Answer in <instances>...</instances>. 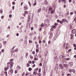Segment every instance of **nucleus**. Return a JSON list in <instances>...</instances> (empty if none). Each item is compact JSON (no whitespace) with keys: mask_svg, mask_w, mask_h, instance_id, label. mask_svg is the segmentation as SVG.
Wrapping results in <instances>:
<instances>
[{"mask_svg":"<svg viewBox=\"0 0 76 76\" xmlns=\"http://www.w3.org/2000/svg\"><path fill=\"white\" fill-rule=\"evenodd\" d=\"M51 13L52 14H54V10H52V11L51 12Z\"/></svg>","mask_w":76,"mask_h":76,"instance_id":"obj_13","label":"nucleus"},{"mask_svg":"<svg viewBox=\"0 0 76 76\" xmlns=\"http://www.w3.org/2000/svg\"><path fill=\"white\" fill-rule=\"evenodd\" d=\"M57 22L58 23V22H60V21L59 20H57Z\"/></svg>","mask_w":76,"mask_h":76,"instance_id":"obj_61","label":"nucleus"},{"mask_svg":"<svg viewBox=\"0 0 76 76\" xmlns=\"http://www.w3.org/2000/svg\"><path fill=\"white\" fill-rule=\"evenodd\" d=\"M53 37V34H51L49 36V39H51Z\"/></svg>","mask_w":76,"mask_h":76,"instance_id":"obj_5","label":"nucleus"},{"mask_svg":"<svg viewBox=\"0 0 76 76\" xmlns=\"http://www.w3.org/2000/svg\"><path fill=\"white\" fill-rule=\"evenodd\" d=\"M38 56L39 58H41V54H38Z\"/></svg>","mask_w":76,"mask_h":76,"instance_id":"obj_16","label":"nucleus"},{"mask_svg":"<svg viewBox=\"0 0 76 76\" xmlns=\"http://www.w3.org/2000/svg\"><path fill=\"white\" fill-rule=\"evenodd\" d=\"M27 67H29V66H30V65L29 63H27Z\"/></svg>","mask_w":76,"mask_h":76,"instance_id":"obj_34","label":"nucleus"},{"mask_svg":"<svg viewBox=\"0 0 76 76\" xmlns=\"http://www.w3.org/2000/svg\"><path fill=\"white\" fill-rule=\"evenodd\" d=\"M4 50L3 49H2L1 50V52L3 53H4Z\"/></svg>","mask_w":76,"mask_h":76,"instance_id":"obj_37","label":"nucleus"},{"mask_svg":"<svg viewBox=\"0 0 76 76\" xmlns=\"http://www.w3.org/2000/svg\"><path fill=\"white\" fill-rule=\"evenodd\" d=\"M60 23H61V24H62V23H63V21H60Z\"/></svg>","mask_w":76,"mask_h":76,"instance_id":"obj_51","label":"nucleus"},{"mask_svg":"<svg viewBox=\"0 0 76 76\" xmlns=\"http://www.w3.org/2000/svg\"><path fill=\"white\" fill-rule=\"evenodd\" d=\"M36 52H37V53H38L39 52V50L38 49H37V48H36Z\"/></svg>","mask_w":76,"mask_h":76,"instance_id":"obj_32","label":"nucleus"},{"mask_svg":"<svg viewBox=\"0 0 76 76\" xmlns=\"http://www.w3.org/2000/svg\"><path fill=\"white\" fill-rule=\"evenodd\" d=\"M29 43H30V44H32V41L31 40H29Z\"/></svg>","mask_w":76,"mask_h":76,"instance_id":"obj_22","label":"nucleus"},{"mask_svg":"<svg viewBox=\"0 0 76 76\" xmlns=\"http://www.w3.org/2000/svg\"><path fill=\"white\" fill-rule=\"evenodd\" d=\"M66 45V43H64V45H63V48H65V45Z\"/></svg>","mask_w":76,"mask_h":76,"instance_id":"obj_41","label":"nucleus"},{"mask_svg":"<svg viewBox=\"0 0 76 76\" xmlns=\"http://www.w3.org/2000/svg\"><path fill=\"white\" fill-rule=\"evenodd\" d=\"M49 11H51V10H52V8L50 7L49 8Z\"/></svg>","mask_w":76,"mask_h":76,"instance_id":"obj_28","label":"nucleus"},{"mask_svg":"<svg viewBox=\"0 0 76 76\" xmlns=\"http://www.w3.org/2000/svg\"><path fill=\"white\" fill-rule=\"evenodd\" d=\"M12 10H15V6H13L12 7Z\"/></svg>","mask_w":76,"mask_h":76,"instance_id":"obj_40","label":"nucleus"},{"mask_svg":"<svg viewBox=\"0 0 76 76\" xmlns=\"http://www.w3.org/2000/svg\"><path fill=\"white\" fill-rule=\"evenodd\" d=\"M34 58L35 59H34V60H38V58H36V57H34Z\"/></svg>","mask_w":76,"mask_h":76,"instance_id":"obj_24","label":"nucleus"},{"mask_svg":"<svg viewBox=\"0 0 76 76\" xmlns=\"http://www.w3.org/2000/svg\"><path fill=\"white\" fill-rule=\"evenodd\" d=\"M41 74L40 73H39L38 74V76H41Z\"/></svg>","mask_w":76,"mask_h":76,"instance_id":"obj_63","label":"nucleus"},{"mask_svg":"<svg viewBox=\"0 0 76 76\" xmlns=\"http://www.w3.org/2000/svg\"><path fill=\"white\" fill-rule=\"evenodd\" d=\"M74 21H76V17H75L74 19Z\"/></svg>","mask_w":76,"mask_h":76,"instance_id":"obj_64","label":"nucleus"},{"mask_svg":"<svg viewBox=\"0 0 76 76\" xmlns=\"http://www.w3.org/2000/svg\"><path fill=\"white\" fill-rule=\"evenodd\" d=\"M63 58V56H60V57H59V58L60 59H61V58Z\"/></svg>","mask_w":76,"mask_h":76,"instance_id":"obj_33","label":"nucleus"},{"mask_svg":"<svg viewBox=\"0 0 76 76\" xmlns=\"http://www.w3.org/2000/svg\"><path fill=\"white\" fill-rule=\"evenodd\" d=\"M0 13H1V14H2L3 13V10L2 9H1L0 10Z\"/></svg>","mask_w":76,"mask_h":76,"instance_id":"obj_19","label":"nucleus"},{"mask_svg":"<svg viewBox=\"0 0 76 76\" xmlns=\"http://www.w3.org/2000/svg\"><path fill=\"white\" fill-rule=\"evenodd\" d=\"M39 66H42V63H40Z\"/></svg>","mask_w":76,"mask_h":76,"instance_id":"obj_52","label":"nucleus"},{"mask_svg":"<svg viewBox=\"0 0 76 76\" xmlns=\"http://www.w3.org/2000/svg\"><path fill=\"white\" fill-rule=\"evenodd\" d=\"M18 49L17 48L16 49V50H15L14 51L15 52H16V53H17V52H18Z\"/></svg>","mask_w":76,"mask_h":76,"instance_id":"obj_12","label":"nucleus"},{"mask_svg":"<svg viewBox=\"0 0 76 76\" xmlns=\"http://www.w3.org/2000/svg\"><path fill=\"white\" fill-rule=\"evenodd\" d=\"M24 10H26L28 9V6L25 5L24 7Z\"/></svg>","mask_w":76,"mask_h":76,"instance_id":"obj_3","label":"nucleus"},{"mask_svg":"<svg viewBox=\"0 0 76 76\" xmlns=\"http://www.w3.org/2000/svg\"><path fill=\"white\" fill-rule=\"evenodd\" d=\"M54 25L55 26H57V25H58V23H55Z\"/></svg>","mask_w":76,"mask_h":76,"instance_id":"obj_29","label":"nucleus"},{"mask_svg":"<svg viewBox=\"0 0 76 76\" xmlns=\"http://www.w3.org/2000/svg\"><path fill=\"white\" fill-rule=\"evenodd\" d=\"M68 76H71V74H69L67 75Z\"/></svg>","mask_w":76,"mask_h":76,"instance_id":"obj_57","label":"nucleus"},{"mask_svg":"<svg viewBox=\"0 0 76 76\" xmlns=\"http://www.w3.org/2000/svg\"><path fill=\"white\" fill-rule=\"evenodd\" d=\"M75 70H74V69H72V72H74V73H75Z\"/></svg>","mask_w":76,"mask_h":76,"instance_id":"obj_20","label":"nucleus"},{"mask_svg":"<svg viewBox=\"0 0 76 76\" xmlns=\"http://www.w3.org/2000/svg\"><path fill=\"white\" fill-rule=\"evenodd\" d=\"M32 69L31 68H28V70L29 71H31L32 70Z\"/></svg>","mask_w":76,"mask_h":76,"instance_id":"obj_26","label":"nucleus"},{"mask_svg":"<svg viewBox=\"0 0 76 76\" xmlns=\"http://www.w3.org/2000/svg\"><path fill=\"white\" fill-rule=\"evenodd\" d=\"M39 30L40 31H42V27H40Z\"/></svg>","mask_w":76,"mask_h":76,"instance_id":"obj_14","label":"nucleus"},{"mask_svg":"<svg viewBox=\"0 0 76 76\" xmlns=\"http://www.w3.org/2000/svg\"><path fill=\"white\" fill-rule=\"evenodd\" d=\"M18 73V71H17V70H16L15 71V73Z\"/></svg>","mask_w":76,"mask_h":76,"instance_id":"obj_56","label":"nucleus"},{"mask_svg":"<svg viewBox=\"0 0 76 76\" xmlns=\"http://www.w3.org/2000/svg\"><path fill=\"white\" fill-rule=\"evenodd\" d=\"M70 15H73V12H71L70 13Z\"/></svg>","mask_w":76,"mask_h":76,"instance_id":"obj_60","label":"nucleus"},{"mask_svg":"<svg viewBox=\"0 0 76 76\" xmlns=\"http://www.w3.org/2000/svg\"><path fill=\"white\" fill-rule=\"evenodd\" d=\"M30 56L31 59H33V56H32L31 55H30Z\"/></svg>","mask_w":76,"mask_h":76,"instance_id":"obj_27","label":"nucleus"},{"mask_svg":"<svg viewBox=\"0 0 76 76\" xmlns=\"http://www.w3.org/2000/svg\"><path fill=\"white\" fill-rule=\"evenodd\" d=\"M69 72H70V73H72V69H69Z\"/></svg>","mask_w":76,"mask_h":76,"instance_id":"obj_21","label":"nucleus"},{"mask_svg":"<svg viewBox=\"0 0 76 76\" xmlns=\"http://www.w3.org/2000/svg\"><path fill=\"white\" fill-rule=\"evenodd\" d=\"M66 60H70V58H66Z\"/></svg>","mask_w":76,"mask_h":76,"instance_id":"obj_48","label":"nucleus"},{"mask_svg":"<svg viewBox=\"0 0 76 76\" xmlns=\"http://www.w3.org/2000/svg\"><path fill=\"white\" fill-rule=\"evenodd\" d=\"M71 51H72V49H69L68 50V52H70Z\"/></svg>","mask_w":76,"mask_h":76,"instance_id":"obj_49","label":"nucleus"},{"mask_svg":"<svg viewBox=\"0 0 76 76\" xmlns=\"http://www.w3.org/2000/svg\"><path fill=\"white\" fill-rule=\"evenodd\" d=\"M59 66L62 69H63V68H64V66H62V64H59Z\"/></svg>","mask_w":76,"mask_h":76,"instance_id":"obj_4","label":"nucleus"},{"mask_svg":"<svg viewBox=\"0 0 76 76\" xmlns=\"http://www.w3.org/2000/svg\"><path fill=\"white\" fill-rule=\"evenodd\" d=\"M4 70H5V71H7V68L6 67H5L4 69Z\"/></svg>","mask_w":76,"mask_h":76,"instance_id":"obj_35","label":"nucleus"},{"mask_svg":"<svg viewBox=\"0 0 76 76\" xmlns=\"http://www.w3.org/2000/svg\"><path fill=\"white\" fill-rule=\"evenodd\" d=\"M10 72L11 73H13V69H11V70H10Z\"/></svg>","mask_w":76,"mask_h":76,"instance_id":"obj_11","label":"nucleus"},{"mask_svg":"<svg viewBox=\"0 0 76 76\" xmlns=\"http://www.w3.org/2000/svg\"><path fill=\"white\" fill-rule=\"evenodd\" d=\"M28 18H29L28 19V22H30V20H31V19L29 18V16H28Z\"/></svg>","mask_w":76,"mask_h":76,"instance_id":"obj_23","label":"nucleus"},{"mask_svg":"<svg viewBox=\"0 0 76 76\" xmlns=\"http://www.w3.org/2000/svg\"><path fill=\"white\" fill-rule=\"evenodd\" d=\"M29 36H31V37H32V33H30L29 34Z\"/></svg>","mask_w":76,"mask_h":76,"instance_id":"obj_31","label":"nucleus"},{"mask_svg":"<svg viewBox=\"0 0 76 76\" xmlns=\"http://www.w3.org/2000/svg\"><path fill=\"white\" fill-rule=\"evenodd\" d=\"M26 14H28V11H25L24 12Z\"/></svg>","mask_w":76,"mask_h":76,"instance_id":"obj_45","label":"nucleus"},{"mask_svg":"<svg viewBox=\"0 0 76 76\" xmlns=\"http://www.w3.org/2000/svg\"><path fill=\"white\" fill-rule=\"evenodd\" d=\"M32 54H35V51H33L32 52Z\"/></svg>","mask_w":76,"mask_h":76,"instance_id":"obj_59","label":"nucleus"},{"mask_svg":"<svg viewBox=\"0 0 76 76\" xmlns=\"http://www.w3.org/2000/svg\"><path fill=\"white\" fill-rule=\"evenodd\" d=\"M33 75H37V73L35 72H34L33 73Z\"/></svg>","mask_w":76,"mask_h":76,"instance_id":"obj_47","label":"nucleus"},{"mask_svg":"<svg viewBox=\"0 0 76 76\" xmlns=\"http://www.w3.org/2000/svg\"><path fill=\"white\" fill-rule=\"evenodd\" d=\"M56 4H55L53 6V8L56 9Z\"/></svg>","mask_w":76,"mask_h":76,"instance_id":"obj_15","label":"nucleus"},{"mask_svg":"<svg viewBox=\"0 0 76 76\" xmlns=\"http://www.w3.org/2000/svg\"><path fill=\"white\" fill-rule=\"evenodd\" d=\"M41 68H39V72H41Z\"/></svg>","mask_w":76,"mask_h":76,"instance_id":"obj_38","label":"nucleus"},{"mask_svg":"<svg viewBox=\"0 0 76 76\" xmlns=\"http://www.w3.org/2000/svg\"><path fill=\"white\" fill-rule=\"evenodd\" d=\"M41 9H39L38 10V11H37V12L38 13H39V12H41Z\"/></svg>","mask_w":76,"mask_h":76,"instance_id":"obj_10","label":"nucleus"},{"mask_svg":"<svg viewBox=\"0 0 76 76\" xmlns=\"http://www.w3.org/2000/svg\"><path fill=\"white\" fill-rule=\"evenodd\" d=\"M3 43L4 45H6V43H7L6 41H3Z\"/></svg>","mask_w":76,"mask_h":76,"instance_id":"obj_8","label":"nucleus"},{"mask_svg":"<svg viewBox=\"0 0 76 76\" xmlns=\"http://www.w3.org/2000/svg\"><path fill=\"white\" fill-rule=\"evenodd\" d=\"M64 67H66V68L67 67V66H67V64H64Z\"/></svg>","mask_w":76,"mask_h":76,"instance_id":"obj_7","label":"nucleus"},{"mask_svg":"<svg viewBox=\"0 0 76 76\" xmlns=\"http://www.w3.org/2000/svg\"><path fill=\"white\" fill-rule=\"evenodd\" d=\"M41 26H42V27H44V24H42L41 25Z\"/></svg>","mask_w":76,"mask_h":76,"instance_id":"obj_39","label":"nucleus"},{"mask_svg":"<svg viewBox=\"0 0 76 76\" xmlns=\"http://www.w3.org/2000/svg\"><path fill=\"white\" fill-rule=\"evenodd\" d=\"M8 64L11 65V66H12V67H11V68L12 69L13 67V65L14 64V63L13 62H12L11 63L10 62H9Z\"/></svg>","mask_w":76,"mask_h":76,"instance_id":"obj_1","label":"nucleus"},{"mask_svg":"<svg viewBox=\"0 0 76 76\" xmlns=\"http://www.w3.org/2000/svg\"><path fill=\"white\" fill-rule=\"evenodd\" d=\"M63 58L64 60H66V58L65 57H63Z\"/></svg>","mask_w":76,"mask_h":76,"instance_id":"obj_42","label":"nucleus"},{"mask_svg":"<svg viewBox=\"0 0 76 76\" xmlns=\"http://www.w3.org/2000/svg\"><path fill=\"white\" fill-rule=\"evenodd\" d=\"M45 23H48V19H46L45 20Z\"/></svg>","mask_w":76,"mask_h":76,"instance_id":"obj_9","label":"nucleus"},{"mask_svg":"<svg viewBox=\"0 0 76 76\" xmlns=\"http://www.w3.org/2000/svg\"><path fill=\"white\" fill-rule=\"evenodd\" d=\"M58 70V67H56L55 68V71H56V72H57V70Z\"/></svg>","mask_w":76,"mask_h":76,"instance_id":"obj_6","label":"nucleus"},{"mask_svg":"<svg viewBox=\"0 0 76 76\" xmlns=\"http://www.w3.org/2000/svg\"><path fill=\"white\" fill-rule=\"evenodd\" d=\"M33 29H34V27H31V31H32V30H33Z\"/></svg>","mask_w":76,"mask_h":76,"instance_id":"obj_55","label":"nucleus"},{"mask_svg":"<svg viewBox=\"0 0 76 76\" xmlns=\"http://www.w3.org/2000/svg\"><path fill=\"white\" fill-rule=\"evenodd\" d=\"M73 46H74V47H76V44H73Z\"/></svg>","mask_w":76,"mask_h":76,"instance_id":"obj_58","label":"nucleus"},{"mask_svg":"<svg viewBox=\"0 0 76 76\" xmlns=\"http://www.w3.org/2000/svg\"><path fill=\"white\" fill-rule=\"evenodd\" d=\"M38 70V68H37V69H35L34 71H37Z\"/></svg>","mask_w":76,"mask_h":76,"instance_id":"obj_54","label":"nucleus"},{"mask_svg":"<svg viewBox=\"0 0 76 76\" xmlns=\"http://www.w3.org/2000/svg\"><path fill=\"white\" fill-rule=\"evenodd\" d=\"M5 73L6 75V76H7V72H5Z\"/></svg>","mask_w":76,"mask_h":76,"instance_id":"obj_44","label":"nucleus"},{"mask_svg":"<svg viewBox=\"0 0 76 76\" xmlns=\"http://www.w3.org/2000/svg\"><path fill=\"white\" fill-rule=\"evenodd\" d=\"M57 27V26H53V28H54V29H56V28Z\"/></svg>","mask_w":76,"mask_h":76,"instance_id":"obj_46","label":"nucleus"},{"mask_svg":"<svg viewBox=\"0 0 76 76\" xmlns=\"http://www.w3.org/2000/svg\"><path fill=\"white\" fill-rule=\"evenodd\" d=\"M37 48H38V47H39V45L37 44V45H36Z\"/></svg>","mask_w":76,"mask_h":76,"instance_id":"obj_53","label":"nucleus"},{"mask_svg":"<svg viewBox=\"0 0 76 76\" xmlns=\"http://www.w3.org/2000/svg\"><path fill=\"white\" fill-rule=\"evenodd\" d=\"M22 76H24L25 75V72H23L22 75Z\"/></svg>","mask_w":76,"mask_h":76,"instance_id":"obj_36","label":"nucleus"},{"mask_svg":"<svg viewBox=\"0 0 76 76\" xmlns=\"http://www.w3.org/2000/svg\"><path fill=\"white\" fill-rule=\"evenodd\" d=\"M61 0H58L59 3H61Z\"/></svg>","mask_w":76,"mask_h":76,"instance_id":"obj_62","label":"nucleus"},{"mask_svg":"<svg viewBox=\"0 0 76 76\" xmlns=\"http://www.w3.org/2000/svg\"><path fill=\"white\" fill-rule=\"evenodd\" d=\"M12 4L13 5H15V2H12Z\"/></svg>","mask_w":76,"mask_h":76,"instance_id":"obj_50","label":"nucleus"},{"mask_svg":"<svg viewBox=\"0 0 76 76\" xmlns=\"http://www.w3.org/2000/svg\"><path fill=\"white\" fill-rule=\"evenodd\" d=\"M28 63L29 64H32V61H28Z\"/></svg>","mask_w":76,"mask_h":76,"instance_id":"obj_43","label":"nucleus"},{"mask_svg":"<svg viewBox=\"0 0 76 76\" xmlns=\"http://www.w3.org/2000/svg\"><path fill=\"white\" fill-rule=\"evenodd\" d=\"M66 20V18L63 19H62V21H63V22H65Z\"/></svg>","mask_w":76,"mask_h":76,"instance_id":"obj_17","label":"nucleus"},{"mask_svg":"<svg viewBox=\"0 0 76 76\" xmlns=\"http://www.w3.org/2000/svg\"><path fill=\"white\" fill-rule=\"evenodd\" d=\"M70 37H71V38H73V34H71L70 35Z\"/></svg>","mask_w":76,"mask_h":76,"instance_id":"obj_18","label":"nucleus"},{"mask_svg":"<svg viewBox=\"0 0 76 76\" xmlns=\"http://www.w3.org/2000/svg\"><path fill=\"white\" fill-rule=\"evenodd\" d=\"M28 53H27L26 55V58L27 57H28Z\"/></svg>","mask_w":76,"mask_h":76,"instance_id":"obj_25","label":"nucleus"},{"mask_svg":"<svg viewBox=\"0 0 76 76\" xmlns=\"http://www.w3.org/2000/svg\"><path fill=\"white\" fill-rule=\"evenodd\" d=\"M71 32L72 34H75L76 33V30L74 29L71 31Z\"/></svg>","mask_w":76,"mask_h":76,"instance_id":"obj_2","label":"nucleus"},{"mask_svg":"<svg viewBox=\"0 0 76 76\" xmlns=\"http://www.w3.org/2000/svg\"><path fill=\"white\" fill-rule=\"evenodd\" d=\"M9 16L10 18H12V14H10L9 15Z\"/></svg>","mask_w":76,"mask_h":76,"instance_id":"obj_30","label":"nucleus"}]
</instances>
